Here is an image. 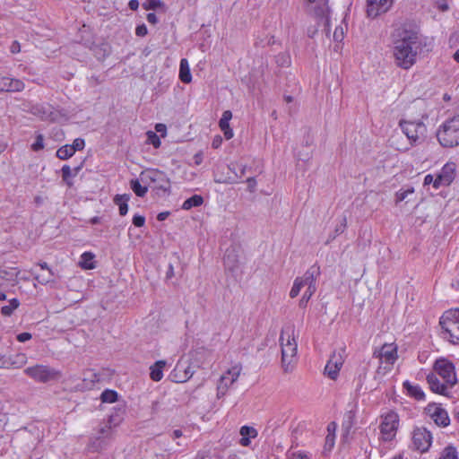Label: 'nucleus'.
<instances>
[{
	"instance_id": "f257e3e1",
	"label": "nucleus",
	"mask_w": 459,
	"mask_h": 459,
	"mask_svg": "<svg viewBox=\"0 0 459 459\" xmlns=\"http://www.w3.org/2000/svg\"><path fill=\"white\" fill-rule=\"evenodd\" d=\"M394 37V63L398 67L408 70L416 63L421 47L420 36L412 30L399 29Z\"/></svg>"
},
{
	"instance_id": "f03ea898",
	"label": "nucleus",
	"mask_w": 459,
	"mask_h": 459,
	"mask_svg": "<svg viewBox=\"0 0 459 459\" xmlns=\"http://www.w3.org/2000/svg\"><path fill=\"white\" fill-rule=\"evenodd\" d=\"M125 410L118 408L115 412L108 416V421L100 424L96 430V434L90 437L87 449L91 453H100L106 450L114 439V428L119 425L123 420Z\"/></svg>"
},
{
	"instance_id": "7ed1b4c3",
	"label": "nucleus",
	"mask_w": 459,
	"mask_h": 459,
	"mask_svg": "<svg viewBox=\"0 0 459 459\" xmlns=\"http://www.w3.org/2000/svg\"><path fill=\"white\" fill-rule=\"evenodd\" d=\"M296 337L295 326L293 325H289L282 328L280 336L281 347V366L286 373L293 370L298 360V343Z\"/></svg>"
},
{
	"instance_id": "20e7f679",
	"label": "nucleus",
	"mask_w": 459,
	"mask_h": 459,
	"mask_svg": "<svg viewBox=\"0 0 459 459\" xmlns=\"http://www.w3.org/2000/svg\"><path fill=\"white\" fill-rule=\"evenodd\" d=\"M440 336L452 344H459V308L449 309L439 319Z\"/></svg>"
},
{
	"instance_id": "39448f33",
	"label": "nucleus",
	"mask_w": 459,
	"mask_h": 459,
	"mask_svg": "<svg viewBox=\"0 0 459 459\" xmlns=\"http://www.w3.org/2000/svg\"><path fill=\"white\" fill-rule=\"evenodd\" d=\"M437 138L446 148L459 145V114L444 121L438 127Z\"/></svg>"
},
{
	"instance_id": "423d86ee",
	"label": "nucleus",
	"mask_w": 459,
	"mask_h": 459,
	"mask_svg": "<svg viewBox=\"0 0 459 459\" xmlns=\"http://www.w3.org/2000/svg\"><path fill=\"white\" fill-rule=\"evenodd\" d=\"M399 126L411 146L422 143L427 137V126L420 120L401 119Z\"/></svg>"
},
{
	"instance_id": "0eeeda50",
	"label": "nucleus",
	"mask_w": 459,
	"mask_h": 459,
	"mask_svg": "<svg viewBox=\"0 0 459 459\" xmlns=\"http://www.w3.org/2000/svg\"><path fill=\"white\" fill-rule=\"evenodd\" d=\"M400 419L397 412L389 411L381 415V422L379 425L380 437L382 442L393 441L399 429Z\"/></svg>"
},
{
	"instance_id": "6e6552de",
	"label": "nucleus",
	"mask_w": 459,
	"mask_h": 459,
	"mask_svg": "<svg viewBox=\"0 0 459 459\" xmlns=\"http://www.w3.org/2000/svg\"><path fill=\"white\" fill-rule=\"evenodd\" d=\"M320 275V268L316 264L309 267L301 277H297L294 280L293 285L290 291V297L291 299L296 298L303 287H307V290H316V280Z\"/></svg>"
},
{
	"instance_id": "1a4fd4ad",
	"label": "nucleus",
	"mask_w": 459,
	"mask_h": 459,
	"mask_svg": "<svg viewBox=\"0 0 459 459\" xmlns=\"http://www.w3.org/2000/svg\"><path fill=\"white\" fill-rule=\"evenodd\" d=\"M373 356L379 359L380 366L377 369L378 373H380L382 369L384 372L390 371L398 358L397 347L394 343H385L379 349L374 351Z\"/></svg>"
},
{
	"instance_id": "9d476101",
	"label": "nucleus",
	"mask_w": 459,
	"mask_h": 459,
	"mask_svg": "<svg viewBox=\"0 0 459 459\" xmlns=\"http://www.w3.org/2000/svg\"><path fill=\"white\" fill-rule=\"evenodd\" d=\"M140 180L148 185L149 187L156 190L167 191L169 186V180L163 171L159 169H146L140 174Z\"/></svg>"
},
{
	"instance_id": "9b49d317",
	"label": "nucleus",
	"mask_w": 459,
	"mask_h": 459,
	"mask_svg": "<svg viewBox=\"0 0 459 459\" xmlns=\"http://www.w3.org/2000/svg\"><path fill=\"white\" fill-rule=\"evenodd\" d=\"M24 373L39 383H47L57 380L61 377V372L47 365H35L24 369Z\"/></svg>"
},
{
	"instance_id": "f8f14e48",
	"label": "nucleus",
	"mask_w": 459,
	"mask_h": 459,
	"mask_svg": "<svg viewBox=\"0 0 459 459\" xmlns=\"http://www.w3.org/2000/svg\"><path fill=\"white\" fill-rule=\"evenodd\" d=\"M433 370L446 385L454 387L457 384L455 367L449 359L443 357L437 359L433 365Z\"/></svg>"
},
{
	"instance_id": "ddd939ff",
	"label": "nucleus",
	"mask_w": 459,
	"mask_h": 459,
	"mask_svg": "<svg viewBox=\"0 0 459 459\" xmlns=\"http://www.w3.org/2000/svg\"><path fill=\"white\" fill-rule=\"evenodd\" d=\"M242 367L239 364L232 366L221 376L217 384V398L221 399L226 395L230 386L236 383L241 374Z\"/></svg>"
},
{
	"instance_id": "4468645a",
	"label": "nucleus",
	"mask_w": 459,
	"mask_h": 459,
	"mask_svg": "<svg viewBox=\"0 0 459 459\" xmlns=\"http://www.w3.org/2000/svg\"><path fill=\"white\" fill-rule=\"evenodd\" d=\"M307 11L322 21L326 33L330 32V17L327 0H307Z\"/></svg>"
},
{
	"instance_id": "2eb2a0df",
	"label": "nucleus",
	"mask_w": 459,
	"mask_h": 459,
	"mask_svg": "<svg viewBox=\"0 0 459 459\" xmlns=\"http://www.w3.org/2000/svg\"><path fill=\"white\" fill-rule=\"evenodd\" d=\"M413 447L420 453L427 452L432 443V435L424 427H416L412 431Z\"/></svg>"
},
{
	"instance_id": "dca6fc26",
	"label": "nucleus",
	"mask_w": 459,
	"mask_h": 459,
	"mask_svg": "<svg viewBox=\"0 0 459 459\" xmlns=\"http://www.w3.org/2000/svg\"><path fill=\"white\" fill-rule=\"evenodd\" d=\"M425 413L435 422L438 427H447L450 424V418L447 411L437 403H430L425 408Z\"/></svg>"
},
{
	"instance_id": "f3484780",
	"label": "nucleus",
	"mask_w": 459,
	"mask_h": 459,
	"mask_svg": "<svg viewBox=\"0 0 459 459\" xmlns=\"http://www.w3.org/2000/svg\"><path fill=\"white\" fill-rule=\"evenodd\" d=\"M456 165L454 162L446 163L435 178L434 188L449 186L455 178Z\"/></svg>"
},
{
	"instance_id": "a211bd4d",
	"label": "nucleus",
	"mask_w": 459,
	"mask_h": 459,
	"mask_svg": "<svg viewBox=\"0 0 459 459\" xmlns=\"http://www.w3.org/2000/svg\"><path fill=\"white\" fill-rule=\"evenodd\" d=\"M195 370L188 361L179 360L172 373L173 380L177 383H185L194 375Z\"/></svg>"
},
{
	"instance_id": "6ab92c4d",
	"label": "nucleus",
	"mask_w": 459,
	"mask_h": 459,
	"mask_svg": "<svg viewBox=\"0 0 459 459\" xmlns=\"http://www.w3.org/2000/svg\"><path fill=\"white\" fill-rule=\"evenodd\" d=\"M394 0H367V13L368 17L376 18L387 12L393 5Z\"/></svg>"
},
{
	"instance_id": "aec40b11",
	"label": "nucleus",
	"mask_w": 459,
	"mask_h": 459,
	"mask_svg": "<svg viewBox=\"0 0 459 459\" xmlns=\"http://www.w3.org/2000/svg\"><path fill=\"white\" fill-rule=\"evenodd\" d=\"M427 382L433 393L442 395H447L448 389L453 387L446 385L445 381L441 382L438 378V376L435 373H430L427 376Z\"/></svg>"
},
{
	"instance_id": "412c9836",
	"label": "nucleus",
	"mask_w": 459,
	"mask_h": 459,
	"mask_svg": "<svg viewBox=\"0 0 459 459\" xmlns=\"http://www.w3.org/2000/svg\"><path fill=\"white\" fill-rule=\"evenodd\" d=\"M22 81L9 77H0L1 92H19L24 89Z\"/></svg>"
},
{
	"instance_id": "4be33fe9",
	"label": "nucleus",
	"mask_w": 459,
	"mask_h": 459,
	"mask_svg": "<svg viewBox=\"0 0 459 459\" xmlns=\"http://www.w3.org/2000/svg\"><path fill=\"white\" fill-rule=\"evenodd\" d=\"M239 434L241 435L239 440L240 446H249L251 444L250 439L255 438L258 435V431L253 427L245 425L240 428Z\"/></svg>"
},
{
	"instance_id": "5701e85b",
	"label": "nucleus",
	"mask_w": 459,
	"mask_h": 459,
	"mask_svg": "<svg viewBox=\"0 0 459 459\" xmlns=\"http://www.w3.org/2000/svg\"><path fill=\"white\" fill-rule=\"evenodd\" d=\"M404 389L407 391V394L418 401L425 400V394L422 388L419 385H414L410 381L406 380L403 384Z\"/></svg>"
},
{
	"instance_id": "b1692460",
	"label": "nucleus",
	"mask_w": 459,
	"mask_h": 459,
	"mask_svg": "<svg viewBox=\"0 0 459 459\" xmlns=\"http://www.w3.org/2000/svg\"><path fill=\"white\" fill-rule=\"evenodd\" d=\"M165 366V360H158L150 367V377L152 381L159 382L162 379Z\"/></svg>"
},
{
	"instance_id": "393cba45",
	"label": "nucleus",
	"mask_w": 459,
	"mask_h": 459,
	"mask_svg": "<svg viewBox=\"0 0 459 459\" xmlns=\"http://www.w3.org/2000/svg\"><path fill=\"white\" fill-rule=\"evenodd\" d=\"M130 199V195H116L113 198V202L119 208V214L121 216H125L128 212V201Z\"/></svg>"
},
{
	"instance_id": "a878e982",
	"label": "nucleus",
	"mask_w": 459,
	"mask_h": 459,
	"mask_svg": "<svg viewBox=\"0 0 459 459\" xmlns=\"http://www.w3.org/2000/svg\"><path fill=\"white\" fill-rule=\"evenodd\" d=\"M179 79L184 83H189L192 81V74L187 59L182 58L179 65Z\"/></svg>"
},
{
	"instance_id": "bb28decb",
	"label": "nucleus",
	"mask_w": 459,
	"mask_h": 459,
	"mask_svg": "<svg viewBox=\"0 0 459 459\" xmlns=\"http://www.w3.org/2000/svg\"><path fill=\"white\" fill-rule=\"evenodd\" d=\"M19 270L16 267L0 268V278L8 281H13L17 279Z\"/></svg>"
},
{
	"instance_id": "cd10ccee",
	"label": "nucleus",
	"mask_w": 459,
	"mask_h": 459,
	"mask_svg": "<svg viewBox=\"0 0 459 459\" xmlns=\"http://www.w3.org/2000/svg\"><path fill=\"white\" fill-rule=\"evenodd\" d=\"M204 203V198L202 195H194L193 196L187 198L182 204V209L190 210L193 207L201 206Z\"/></svg>"
},
{
	"instance_id": "c85d7f7f",
	"label": "nucleus",
	"mask_w": 459,
	"mask_h": 459,
	"mask_svg": "<svg viewBox=\"0 0 459 459\" xmlns=\"http://www.w3.org/2000/svg\"><path fill=\"white\" fill-rule=\"evenodd\" d=\"M94 255L91 252H84L81 255L80 265L83 269H93L95 268V264L93 262Z\"/></svg>"
},
{
	"instance_id": "c756f323",
	"label": "nucleus",
	"mask_w": 459,
	"mask_h": 459,
	"mask_svg": "<svg viewBox=\"0 0 459 459\" xmlns=\"http://www.w3.org/2000/svg\"><path fill=\"white\" fill-rule=\"evenodd\" d=\"M80 170V167L75 168L74 170L68 165H64L62 167V178L63 180L70 186H72V182L70 181V178L75 177Z\"/></svg>"
},
{
	"instance_id": "7c9ffc66",
	"label": "nucleus",
	"mask_w": 459,
	"mask_h": 459,
	"mask_svg": "<svg viewBox=\"0 0 459 459\" xmlns=\"http://www.w3.org/2000/svg\"><path fill=\"white\" fill-rule=\"evenodd\" d=\"M223 262L227 269L233 271L238 264L237 255L234 254V251L227 250L223 258Z\"/></svg>"
},
{
	"instance_id": "2f4dec72",
	"label": "nucleus",
	"mask_w": 459,
	"mask_h": 459,
	"mask_svg": "<svg viewBox=\"0 0 459 459\" xmlns=\"http://www.w3.org/2000/svg\"><path fill=\"white\" fill-rule=\"evenodd\" d=\"M130 186H131L132 190L134 191V193L139 197L144 196L145 194L147 193L148 187H149L148 185L143 186L140 183L139 179H132L130 181Z\"/></svg>"
},
{
	"instance_id": "473e14b6",
	"label": "nucleus",
	"mask_w": 459,
	"mask_h": 459,
	"mask_svg": "<svg viewBox=\"0 0 459 459\" xmlns=\"http://www.w3.org/2000/svg\"><path fill=\"white\" fill-rule=\"evenodd\" d=\"M213 179L216 183H220V184H234V183H236V177H231V174H230V173H227V175H224L223 172L220 173L219 171L214 172Z\"/></svg>"
},
{
	"instance_id": "72a5a7b5",
	"label": "nucleus",
	"mask_w": 459,
	"mask_h": 459,
	"mask_svg": "<svg viewBox=\"0 0 459 459\" xmlns=\"http://www.w3.org/2000/svg\"><path fill=\"white\" fill-rule=\"evenodd\" d=\"M220 169H221L222 170L227 169L228 171H230L231 173V177H236V181H237L238 178H243V176L246 173L247 167L246 166H242L239 169V173L237 171L236 165L234 163H230V164H229L227 166L219 167L218 170Z\"/></svg>"
},
{
	"instance_id": "f704fd0d",
	"label": "nucleus",
	"mask_w": 459,
	"mask_h": 459,
	"mask_svg": "<svg viewBox=\"0 0 459 459\" xmlns=\"http://www.w3.org/2000/svg\"><path fill=\"white\" fill-rule=\"evenodd\" d=\"M344 352V349H342L339 351H333L328 360L341 369L345 360Z\"/></svg>"
},
{
	"instance_id": "c9c22d12",
	"label": "nucleus",
	"mask_w": 459,
	"mask_h": 459,
	"mask_svg": "<svg viewBox=\"0 0 459 459\" xmlns=\"http://www.w3.org/2000/svg\"><path fill=\"white\" fill-rule=\"evenodd\" d=\"M340 368L331 363L329 360L327 361L325 367V375L327 376L330 379L335 380L337 379L340 372Z\"/></svg>"
},
{
	"instance_id": "e433bc0d",
	"label": "nucleus",
	"mask_w": 459,
	"mask_h": 459,
	"mask_svg": "<svg viewBox=\"0 0 459 459\" xmlns=\"http://www.w3.org/2000/svg\"><path fill=\"white\" fill-rule=\"evenodd\" d=\"M74 154L73 148L70 147V144H65L60 147L56 151V157L62 160H68Z\"/></svg>"
},
{
	"instance_id": "4c0bfd02",
	"label": "nucleus",
	"mask_w": 459,
	"mask_h": 459,
	"mask_svg": "<svg viewBox=\"0 0 459 459\" xmlns=\"http://www.w3.org/2000/svg\"><path fill=\"white\" fill-rule=\"evenodd\" d=\"M19 306L20 301L17 299H12L9 300V305L2 307L1 313L5 316H10Z\"/></svg>"
},
{
	"instance_id": "58836bf2",
	"label": "nucleus",
	"mask_w": 459,
	"mask_h": 459,
	"mask_svg": "<svg viewBox=\"0 0 459 459\" xmlns=\"http://www.w3.org/2000/svg\"><path fill=\"white\" fill-rule=\"evenodd\" d=\"M143 8L144 10H157V9H165V4L160 0H145L143 3Z\"/></svg>"
},
{
	"instance_id": "ea45409f",
	"label": "nucleus",
	"mask_w": 459,
	"mask_h": 459,
	"mask_svg": "<svg viewBox=\"0 0 459 459\" xmlns=\"http://www.w3.org/2000/svg\"><path fill=\"white\" fill-rule=\"evenodd\" d=\"M100 399L103 403H115L117 400V393L114 390L106 389L101 393Z\"/></svg>"
},
{
	"instance_id": "a19ab883",
	"label": "nucleus",
	"mask_w": 459,
	"mask_h": 459,
	"mask_svg": "<svg viewBox=\"0 0 459 459\" xmlns=\"http://www.w3.org/2000/svg\"><path fill=\"white\" fill-rule=\"evenodd\" d=\"M414 193L413 187H408L407 189H400L395 194V202L400 203L405 200L409 195H412Z\"/></svg>"
},
{
	"instance_id": "79ce46f5",
	"label": "nucleus",
	"mask_w": 459,
	"mask_h": 459,
	"mask_svg": "<svg viewBox=\"0 0 459 459\" xmlns=\"http://www.w3.org/2000/svg\"><path fill=\"white\" fill-rule=\"evenodd\" d=\"M147 135V143L152 144L154 148H159L161 144L160 137L156 133L152 131H148L146 133Z\"/></svg>"
},
{
	"instance_id": "37998d69",
	"label": "nucleus",
	"mask_w": 459,
	"mask_h": 459,
	"mask_svg": "<svg viewBox=\"0 0 459 459\" xmlns=\"http://www.w3.org/2000/svg\"><path fill=\"white\" fill-rule=\"evenodd\" d=\"M439 459H458L456 449L453 446L446 447Z\"/></svg>"
},
{
	"instance_id": "c03bdc74",
	"label": "nucleus",
	"mask_w": 459,
	"mask_h": 459,
	"mask_svg": "<svg viewBox=\"0 0 459 459\" xmlns=\"http://www.w3.org/2000/svg\"><path fill=\"white\" fill-rule=\"evenodd\" d=\"M35 279L41 284H47V283L54 281L53 273L51 270H48V272H47V273L37 274L35 276Z\"/></svg>"
},
{
	"instance_id": "a18cd8bd",
	"label": "nucleus",
	"mask_w": 459,
	"mask_h": 459,
	"mask_svg": "<svg viewBox=\"0 0 459 459\" xmlns=\"http://www.w3.org/2000/svg\"><path fill=\"white\" fill-rule=\"evenodd\" d=\"M316 290H306L304 292L302 298L299 300V307H306L307 305V302L311 299V297L315 294Z\"/></svg>"
},
{
	"instance_id": "49530a36",
	"label": "nucleus",
	"mask_w": 459,
	"mask_h": 459,
	"mask_svg": "<svg viewBox=\"0 0 459 459\" xmlns=\"http://www.w3.org/2000/svg\"><path fill=\"white\" fill-rule=\"evenodd\" d=\"M44 148V137L41 134L36 136L35 142L31 145L34 152H39Z\"/></svg>"
},
{
	"instance_id": "de8ad7c7",
	"label": "nucleus",
	"mask_w": 459,
	"mask_h": 459,
	"mask_svg": "<svg viewBox=\"0 0 459 459\" xmlns=\"http://www.w3.org/2000/svg\"><path fill=\"white\" fill-rule=\"evenodd\" d=\"M346 227H347V219H346L345 216H343L342 218L340 225L336 226V228L334 230V235L332 236L330 238V239H333V238H335L336 236L343 233V231L345 230Z\"/></svg>"
},
{
	"instance_id": "09e8293b",
	"label": "nucleus",
	"mask_w": 459,
	"mask_h": 459,
	"mask_svg": "<svg viewBox=\"0 0 459 459\" xmlns=\"http://www.w3.org/2000/svg\"><path fill=\"white\" fill-rule=\"evenodd\" d=\"M70 147L73 148L74 152L76 151H82L85 147V141L82 138H76L74 140L73 144H70Z\"/></svg>"
},
{
	"instance_id": "8fccbe9b",
	"label": "nucleus",
	"mask_w": 459,
	"mask_h": 459,
	"mask_svg": "<svg viewBox=\"0 0 459 459\" xmlns=\"http://www.w3.org/2000/svg\"><path fill=\"white\" fill-rule=\"evenodd\" d=\"M344 39V32L342 27H336L333 32V39L337 42L342 41Z\"/></svg>"
},
{
	"instance_id": "3c124183",
	"label": "nucleus",
	"mask_w": 459,
	"mask_h": 459,
	"mask_svg": "<svg viewBox=\"0 0 459 459\" xmlns=\"http://www.w3.org/2000/svg\"><path fill=\"white\" fill-rule=\"evenodd\" d=\"M145 223V217L140 214H135L133 217V224L135 227H143Z\"/></svg>"
},
{
	"instance_id": "603ef678",
	"label": "nucleus",
	"mask_w": 459,
	"mask_h": 459,
	"mask_svg": "<svg viewBox=\"0 0 459 459\" xmlns=\"http://www.w3.org/2000/svg\"><path fill=\"white\" fill-rule=\"evenodd\" d=\"M148 33V30H147V27L145 24H141V25H138L135 29V34L138 36V37H144L146 36Z\"/></svg>"
},
{
	"instance_id": "864d4df0",
	"label": "nucleus",
	"mask_w": 459,
	"mask_h": 459,
	"mask_svg": "<svg viewBox=\"0 0 459 459\" xmlns=\"http://www.w3.org/2000/svg\"><path fill=\"white\" fill-rule=\"evenodd\" d=\"M16 339L20 342H25L31 339V334L30 333H21L17 335Z\"/></svg>"
},
{
	"instance_id": "5fc2aeb1",
	"label": "nucleus",
	"mask_w": 459,
	"mask_h": 459,
	"mask_svg": "<svg viewBox=\"0 0 459 459\" xmlns=\"http://www.w3.org/2000/svg\"><path fill=\"white\" fill-rule=\"evenodd\" d=\"M247 187L250 192H254L256 187V180L255 178L251 177L247 179Z\"/></svg>"
},
{
	"instance_id": "6e6d98bb",
	"label": "nucleus",
	"mask_w": 459,
	"mask_h": 459,
	"mask_svg": "<svg viewBox=\"0 0 459 459\" xmlns=\"http://www.w3.org/2000/svg\"><path fill=\"white\" fill-rule=\"evenodd\" d=\"M232 118V113L230 110H225L222 113V116L220 119V121H222V123H230V120Z\"/></svg>"
},
{
	"instance_id": "4d7b16f0",
	"label": "nucleus",
	"mask_w": 459,
	"mask_h": 459,
	"mask_svg": "<svg viewBox=\"0 0 459 459\" xmlns=\"http://www.w3.org/2000/svg\"><path fill=\"white\" fill-rule=\"evenodd\" d=\"M232 118V113L230 110H225L222 113V116L220 119V121H222V123H230V120Z\"/></svg>"
},
{
	"instance_id": "13d9d810",
	"label": "nucleus",
	"mask_w": 459,
	"mask_h": 459,
	"mask_svg": "<svg viewBox=\"0 0 459 459\" xmlns=\"http://www.w3.org/2000/svg\"><path fill=\"white\" fill-rule=\"evenodd\" d=\"M10 51L13 54H17L21 51V45L17 40L13 41L10 47Z\"/></svg>"
},
{
	"instance_id": "bf43d9fd",
	"label": "nucleus",
	"mask_w": 459,
	"mask_h": 459,
	"mask_svg": "<svg viewBox=\"0 0 459 459\" xmlns=\"http://www.w3.org/2000/svg\"><path fill=\"white\" fill-rule=\"evenodd\" d=\"M146 19L149 23L153 24V25L157 24L159 22L158 17L156 16V14L154 13H149L146 16Z\"/></svg>"
},
{
	"instance_id": "052dcab7",
	"label": "nucleus",
	"mask_w": 459,
	"mask_h": 459,
	"mask_svg": "<svg viewBox=\"0 0 459 459\" xmlns=\"http://www.w3.org/2000/svg\"><path fill=\"white\" fill-rule=\"evenodd\" d=\"M221 143L222 138L220 135H216L212 142V147L213 149H218L221 145Z\"/></svg>"
},
{
	"instance_id": "680f3d73",
	"label": "nucleus",
	"mask_w": 459,
	"mask_h": 459,
	"mask_svg": "<svg viewBox=\"0 0 459 459\" xmlns=\"http://www.w3.org/2000/svg\"><path fill=\"white\" fill-rule=\"evenodd\" d=\"M434 181H435V178L431 174H428L424 178V185L425 186H428V185H430V184H432L434 186Z\"/></svg>"
},
{
	"instance_id": "e2e57ef3",
	"label": "nucleus",
	"mask_w": 459,
	"mask_h": 459,
	"mask_svg": "<svg viewBox=\"0 0 459 459\" xmlns=\"http://www.w3.org/2000/svg\"><path fill=\"white\" fill-rule=\"evenodd\" d=\"M128 7L132 11H136L138 9V7H139L138 0H130L129 3H128Z\"/></svg>"
},
{
	"instance_id": "0e129e2a",
	"label": "nucleus",
	"mask_w": 459,
	"mask_h": 459,
	"mask_svg": "<svg viewBox=\"0 0 459 459\" xmlns=\"http://www.w3.org/2000/svg\"><path fill=\"white\" fill-rule=\"evenodd\" d=\"M155 129H156V131L158 133H160L163 135V134H165L167 128H166V126L164 124H157L155 126Z\"/></svg>"
},
{
	"instance_id": "69168bd1",
	"label": "nucleus",
	"mask_w": 459,
	"mask_h": 459,
	"mask_svg": "<svg viewBox=\"0 0 459 459\" xmlns=\"http://www.w3.org/2000/svg\"><path fill=\"white\" fill-rule=\"evenodd\" d=\"M223 134L227 140H230L233 137V130L231 128H229L223 131Z\"/></svg>"
},
{
	"instance_id": "338daca9",
	"label": "nucleus",
	"mask_w": 459,
	"mask_h": 459,
	"mask_svg": "<svg viewBox=\"0 0 459 459\" xmlns=\"http://www.w3.org/2000/svg\"><path fill=\"white\" fill-rule=\"evenodd\" d=\"M219 126H220V128L221 130L223 132L229 128H230V123H222V121H219Z\"/></svg>"
},
{
	"instance_id": "774afa93",
	"label": "nucleus",
	"mask_w": 459,
	"mask_h": 459,
	"mask_svg": "<svg viewBox=\"0 0 459 459\" xmlns=\"http://www.w3.org/2000/svg\"><path fill=\"white\" fill-rule=\"evenodd\" d=\"M291 459H308V457L305 455H301V454L295 455L294 454Z\"/></svg>"
}]
</instances>
